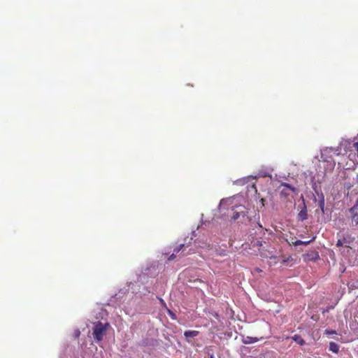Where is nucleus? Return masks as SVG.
<instances>
[{
    "label": "nucleus",
    "mask_w": 358,
    "mask_h": 358,
    "mask_svg": "<svg viewBox=\"0 0 358 358\" xmlns=\"http://www.w3.org/2000/svg\"><path fill=\"white\" fill-rule=\"evenodd\" d=\"M289 260H292L291 257H288L287 259H283V260H282V263H284V264H285V263H287V262H288Z\"/></svg>",
    "instance_id": "6ab92c4d"
},
{
    "label": "nucleus",
    "mask_w": 358,
    "mask_h": 358,
    "mask_svg": "<svg viewBox=\"0 0 358 358\" xmlns=\"http://www.w3.org/2000/svg\"><path fill=\"white\" fill-rule=\"evenodd\" d=\"M256 245H257V246L261 247V246L262 245V241H257Z\"/></svg>",
    "instance_id": "aec40b11"
},
{
    "label": "nucleus",
    "mask_w": 358,
    "mask_h": 358,
    "mask_svg": "<svg viewBox=\"0 0 358 358\" xmlns=\"http://www.w3.org/2000/svg\"><path fill=\"white\" fill-rule=\"evenodd\" d=\"M210 358H215L213 355H211Z\"/></svg>",
    "instance_id": "b1692460"
},
{
    "label": "nucleus",
    "mask_w": 358,
    "mask_h": 358,
    "mask_svg": "<svg viewBox=\"0 0 358 358\" xmlns=\"http://www.w3.org/2000/svg\"><path fill=\"white\" fill-rule=\"evenodd\" d=\"M108 327V323L103 324L101 322L94 323L93 327V336L94 340L96 341H102Z\"/></svg>",
    "instance_id": "f03ea898"
},
{
    "label": "nucleus",
    "mask_w": 358,
    "mask_h": 358,
    "mask_svg": "<svg viewBox=\"0 0 358 358\" xmlns=\"http://www.w3.org/2000/svg\"><path fill=\"white\" fill-rule=\"evenodd\" d=\"M318 206L322 211V213L324 214L325 213L324 211V199L322 196V198L319 201Z\"/></svg>",
    "instance_id": "f8f14e48"
},
{
    "label": "nucleus",
    "mask_w": 358,
    "mask_h": 358,
    "mask_svg": "<svg viewBox=\"0 0 358 358\" xmlns=\"http://www.w3.org/2000/svg\"><path fill=\"white\" fill-rule=\"evenodd\" d=\"M350 212L352 215V224L357 226L358 224V207L353 206L350 208Z\"/></svg>",
    "instance_id": "39448f33"
},
{
    "label": "nucleus",
    "mask_w": 358,
    "mask_h": 358,
    "mask_svg": "<svg viewBox=\"0 0 358 358\" xmlns=\"http://www.w3.org/2000/svg\"><path fill=\"white\" fill-rule=\"evenodd\" d=\"M199 332L198 331H191V330H189V331H185L184 332V336H185V338H194V337H196L199 335Z\"/></svg>",
    "instance_id": "9d476101"
},
{
    "label": "nucleus",
    "mask_w": 358,
    "mask_h": 358,
    "mask_svg": "<svg viewBox=\"0 0 358 358\" xmlns=\"http://www.w3.org/2000/svg\"><path fill=\"white\" fill-rule=\"evenodd\" d=\"M315 237H313L311 240H310L308 241H303V245H308L310 243L313 242L315 240Z\"/></svg>",
    "instance_id": "dca6fc26"
},
{
    "label": "nucleus",
    "mask_w": 358,
    "mask_h": 358,
    "mask_svg": "<svg viewBox=\"0 0 358 358\" xmlns=\"http://www.w3.org/2000/svg\"><path fill=\"white\" fill-rule=\"evenodd\" d=\"M292 339L300 345H304L306 344V341L300 335L295 334L292 337Z\"/></svg>",
    "instance_id": "1a4fd4ad"
},
{
    "label": "nucleus",
    "mask_w": 358,
    "mask_h": 358,
    "mask_svg": "<svg viewBox=\"0 0 358 358\" xmlns=\"http://www.w3.org/2000/svg\"><path fill=\"white\" fill-rule=\"evenodd\" d=\"M298 218L301 221L306 220L308 218V213L306 206L304 205L303 208L300 210L298 214Z\"/></svg>",
    "instance_id": "423d86ee"
},
{
    "label": "nucleus",
    "mask_w": 358,
    "mask_h": 358,
    "mask_svg": "<svg viewBox=\"0 0 358 358\" xmlns=\"http://www.w3.org/2000/svg\"><path fill=\"white\" fill-rule=\"evenodd\" d=\"M292 244L295 246H298V245H301L303 244V241L297 240V241L293 242Z\"/></svg>",
    "instance_id": "2eb2a0df"
},
{
    "label": "nucleus",
    "mask_w": 358,
    "mask_h": 358,
    "mask_svg": "<svg viewBox=\"0 0 358 358\" xmlns=\"http://www.w3.org/2000/svg\"><path fill=\"white\" fill-rule=\"evenodd\" d=\"M324 334H327V335H331V334H336V331H334V330H329V329H326L324 331Z\"/></svg>",
    "instance_id": "ddd939ff"
},
{
    "label": "nucleus",
    "mask_w": 358,
    "mask_h": 358,
    "mask_svg": "<svg viewBox=\"0 0 358 358\" xmlns=\"http://www.w3.org/2000/svg\"><path fill=\"white\" fill-rule=\"evenodd\" d=\"M183 248H185V245L184 244H181V245H180V246L178 248L174 249V250H173L174 253H173L169 257V260H173L175 258V253L179 252L180 250H182L183 249Z\"/></svg>",
    "instance_id": "9b49d317"
},
{
    "label": "nucleus",
    "mask_w": 358,
    "mask_h": 358,
    "mask_svg": "<svg viewBox=\"0 0 358 358\" xmlns=\"http://www.w3.org/2000/svg\"><path fill=\"white\" fill-rule=\"evenodd\" d=\"M259 341V338L256 337H252V336H245L243 337L242 339V342L244 344H252L257 342Z\"/></svg>",
    "instance_id": "0eeeda50"
},
{
    "label": "nucleus",
    "mask_w": 358,
    "mask_h": 358,
    "mask_svg": "<svg viewBox=\"0 0 358 358\" xmlns=\"http://www.w3.org/2000/svg\"><path fill=\"white\" fill-rule=\"evenodd\" d=\"M340 346L335 342H330L329 345V350L334 353H338Z\"/></svg>",
    "instance_id": "6e6552de"
},
{
    "label": "nucleus",
    "mask_w": 358,
    "mask_h": 358,
    "mask_svg": "<svg viewBox=\"0 0 358 358\" xmlns=\"http://www.w3.org/2000/svg\"><path fill=\"white\" fill-rule=\"evenodd\" d=\"M160 301H161V302H162V303H164V301H163V299H160Z\"/></svg>",
    "instance_id": "5701e85b"
},
{
    "label": "nucleus",
    "mask_w": 358,
    "mask_h": 358,
    "mask_svg": "<svg viewBox=\"0 0 358 358\" xmlns=\"http://www.w3.org/2000/svg\"><path fill=\"white\" fill-rule=\"evenodd\" d=\"M352 148L354 149V150H355L357 153V158H358V141L357 142H355L353 144H352Z\"/></svg>",
    "instance_id": "4468645a"
},
{
    "label": "nucleus",
    "mask_w": 358,
    "mask_h": 358,
    "mask_svg": "<svg viewBox=\"0 0 358 358\" xmlns=\"http://www.w3.org/2000/svg\"><path fill=\"white\" fill-rule=\"evenodd\" d=\"M248 211L244 206H238L228 210L227 216L230 217V221H239L243 222L247 217Z\"/></svg>",
    "instance_id": "f257e3e1"
},
{
    "label": "nucleus",
    "mask_w": 358,
    "mask_h": 358,
    "mask_svg": "<svg viewBox=\"0 0 358 358\" xmlns=\"http://www.w3.org/2000/svg\"><path fill=\"white\" fill-rule=\"evenodd\" d=\"M280 186L282 187H283L282 189V190L280 191V194L285 197H287V196L289 195L290 192H294V193L296 192V189L294 187H292L287 183H285V182L282 183Z\"/></svg>",
    "instance_id": "7ed1b4c3"
},
{
    "label": "nucleus",
    "mask_w": 358,
    "mask_h": 358,
    "mask_svg": "<svg viewBox=\"0 0 358 358\" xmlns=\"http://www.w3.org/2000/svg\"><path fill=\"white\" fill-rule=\"evenodd\" d=\"M345 187L349 189H350L352 187V185L350 184L345 185Z\"/></svg>",
    "instance_id": "412c9836"
},
{
    "label": "nucleus",
    "mask_w": 358,
    "mask_h": 358,
    "mask_svg": "<svg viewBox=\"0 0 358 358\" xmlns=\"http://www.w3.org/2000/svg\"><path fill=\"white\" fill-rule=\"evenodd\" d=\"M264 201H265V200H264V199H261V202H262V205H263V206H264Z\"/></svg>",
    "instance_id": "4be33fe9"
},
{
    "label": "nucleus",
    "mask_w": 358,
    "mask_h": 358,
    "mask_svg": "<svg viewBox=\"0 0 358 358\" xmlns=\"http://www.w3.org/2000/svg\"><path fill=\"white\" fill-rule=\"evenodd\" d=\"M354 238L351 237L350 236H348L347 237H343L341 239H338L336 243L337 247H347L350 248V244H352L354 241Z\"/></svg>",
    "instance_id": "20e7f679"
},
{
    "label": "nucleus",
    "mask_w": 358,
    "mask_h": 358,
    "mask_svg": "<svg viewBox=\"0 0 358 358\" xmlns=\"http://www.w3.org/2000/svg\"><path fill=\"white\" fill-rule=\"evenodd\" d=\"M355 183L357 185L358 187V173H357L356 175V177L355 178Z\"/></svg>",
    "instance_id": "a211bd4d"
},
{
    "label": "nucleus",
    "mask_w": 358,
    "mask_h": 358,
    "mask_svg": "<svg viewBox=\"0 0 358 358\" xmlns=\"http://www.w3.org/2000/svg\"><path fill=\"white\" fill-rule=\"evenodd\" d=\"M357 203H358V200H357Z\"/></svg>",
    "instance_id": "393cba45"
},
{
    "label": "nucleus",
    "mask_w": 358,
    "mask_h": 358,
    "mask_svg": "<svg viewBox=\"0 0 358 358\" xmlns=\"http://www.w3.org/2000/svg\"><path fill=\"white\" fill-rule=\"evenodd\" d=\"M313 255H314V257L313 256L312 259H318L319 258V255L317 252H314Z\"/></svg>",
    "instance_id": "f3484780"
}]
</instances>
